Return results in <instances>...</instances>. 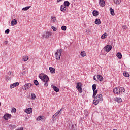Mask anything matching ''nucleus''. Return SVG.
I'll list each match as a JSON object with an SVG mask.
<instances>
[{
    "mask_svg": "<svg viewBox=\"0 0 130 130\" xmlns=\"http://www.w3.org/2000/svg\"><path fill=\"white\" fill-rule=\"evenodd\" d=\"M58 117H59V116L58 115V114L57 113H55V114H54L52 117V119L53 121H54V120H56V118H58Z\"/></svg>",
    "mask_w": 130,
    "mask_h": 130,
    "instance_id": "obj_11",
    "label": "nucleus"
},
{
    "mask_svg": "<svg viewBox=\"0 0 130 130\" xmlns=\"http://www.w3.org/2000/svg\"><path fill=\"white\" fill-rule=\"evenodd\" d=\"M48 77V76L44 74L41 73L39 75V78L41 80H42L43 81H44L45 80V78Z\"/></svg>",
    "mask_w": 130,
    "mask_h": 130,
    "instance_id": "obj_6",
    "label": "nucleus"
},
{
    "mask_svg": "<svg viewBox=\"0 0 130 130\" xmlns=\"http://www.w3.org/2000/svg\"><path fill=\"white\" fill-rule=\"evenodd\" d=\"M93 80H94V81H97L96 78L95 77V76L93 77Z\"/></svg>",
    "mask_w": 130,
    "mask_h": 130,
    "instance_id": "obj_50",
    "label": "nucleus"
},
{
    "mask_svg": "<svg viewBox=\"0 0 130 130\" xmlns=\"http://www.w3.org/2000/svg\"><path fill=\"white\" fill-rule=\"evenodd\" d=\"M12 73H13L12 71H10L8 73L9 76H11L12 75Z\"/></svg>",
    "mask_w": 130,
    "mask_h": 130,
    "instance_id": "obj_47",
    "label": "nucleus"
},
{
    "mask_svg": "<svg viewBox=\"0 0 130 130\" xmlns=\"http://www.w3.org/2000/svg\"><path fill=\"white\" fill-rule=\"evenodd\" d=\"M44 119V116H39L37 118V120H42Z\"/></svg>",
    "mask_w": 130,
    "mask_h": 130,
    "instance_id": "obj_33",
    "label": "nucleus"
},
{
    "mask_svg": "<svg viewBox=\"0 0 130 130\" xmlns=\"http://www.w3.org/2000/svg\"><path fill=\"white\" fill-rule=\"evenodd\" d=\"M50 36H51V32L49 31L45 32L43 35L44 38H49Z\"/></svg>",
    "mask_w": 130,
    "mask_h": 130,
    "instance_id": "obj_7",
    "label": "nucleus"
},
{
    "mask_svg": "<svg viewBox=\"0 0 130 130\" xmlns=\"http://www.w3.org/2000/svg\"><path fill=\"white\" fill-rule=\"evenodd\" d=\"M32 108L26 109L25 110V112H26V113H27V114H30V113H32Z\"/></svg>",
    "mask_w": 130,
    "mask_h": 130,
    "instance_id": "obj_14",
    "label": "nucleus"
},
{
    "mask_svg": "<svg viewBox=\"0 0 130 130\" xmlns=\"http://www.w3.org/2000/svg\"><path fill=\"white\" fill-rule=\"evenodd\" d=\"M80 55L81 56H82V57H85V56H86V52L83 51L81 52L80 53Z\"/></svg>",
    "mask_w": 130,
    "mask_h": 130,
    "instance_id": "obj_32",
    "label": "nucleus"
},
{
    "mask_svg": "<svg viewBox=\"0 0 130 130\" xmlns=\"http://www.w3.org/2000/svg\"><path fill=\"white\" fill-rule=\"evenodd\" d=\"M53 89L55 91V92H56L57 93V92H59V89L55 86H53Z\"/></svg>",
    "mask_w": 130,
    "mask_h": 130,
    "instance_id": "obj_27",
    "label": "nucleus"
},
{
    "mask_svg": "<svg viewBox=\"0 0 130 130\" xmlns=\"http://www.w3.org/2000/svg\"><path fill=\"white\" fill-rule=\"evenodd\" d=\"M82 83L81 82H79L77 83V86H76V89L78 90L79 93H82L83 92V89H82Z\"/></svg>",
    "mask_w": 130,
    "mask_h": 130,
    "instance_id": "obj_2",
    "label": "nucleus"
},
{
    "mask_svg": "<svg viewBox=\"0 0 130 130\" xmlns=\"http://www.w3.org/2000/svg\"><path fill=\"white\" fill-rule=\"evenodd\" d=\"M4 43H5V44H8V43H9V41H4Z\"/></svg>",
    "mask_w": 130,
    "mask_h": 130,
    "instance_id": "obj_49",
    "label": "nucleus"
},
{
    "mask_svg": "<svg viewBox=\"0 0 130 130\" xmlns=\"http://www.w3.org/2000/svg\"><path fill=\"white\" fill-rule=\"evenodd\" d=\"M61 110H62V108H61L60 110H59L57 113V114H58V115L59 116V115H60L61 114Z\"/></svg>",
    "mask_w": 130,
    "mask_h": 130,
    "instance_id": "obj_37",
    "label": "nucleus"
},
{
    "mask_svg": "<svg viewBox=\"0 0 130 130\" xmlns=\"http://www.w3.org/2000/svg\"><path fill=\"white\" fill-rule=\"evenodd\" d=\"M9 127H11V128H14V127H15V125H10Z\"/></svg>",
    "mask_w": 130,
    "mask_h": 130,
    "instance_id": "obj_46",
    "label": "nucleus"
},
{
    "mask_svg": "<svg viewBox=\"0 0 130 130\" xmlns=\"http://www.w3.org/2000/svg\"><path fill=\"white\" fill-rule=\"evenodd\" d=\"M122 28L123 30H126V29H127V27L126 26V25L122 26Z\"/></svg>",
    "mask_w": 130,
    "mask_h": 130,
    "instance_id": "obj_42",
    "label": "nucleus"
},
{
    "mask_svg": "<svg viewBox=\"0 0 130 130\" xmlns=\"http://www.w3.org/2000/svg\"><path fill=\"white\" fill-rule=\"evenodd\" d=\"M61 29L63 30V31H66V30H67V26L63 25L61 27Z\"/></svg>",
    "mask_w": 130,
    "mask_h": 130,
    "instance_id": "obj_39",
    "label": "nucleus"
},
{
    "mask_svg": "<svg viewBox=\"0 0 130 130\" xmlns=\"http://www.w3.org/2000/svg\"><path fill=\"white\" fill-rule=\"evenodd\" d=\"M31 86H32V84L26 83L22 87V89L24 90H28L31 88Z\"/></svg>",
    "mask_w": 130,
    "mask_h": 130,
    "instance_id": "obj_4",
    "label": "nucleus"
},
{
    "mask_svg": "<svg viewBox=\"0 0 130 130\" xmlns=\"http://www.w3.org/2000/svg\"><path fill=\"white\" fill-rule=\"evenodd\" d=\"M48 81H49V77H46L45 79L44 80V81H43L44 83V86L45 87H47L48 86Z\"/></svg>",
    "mask_w": 130,
    "mask_h": 130,
    "instance_id": "obj_9",
    "label": "nucleus"
},
{
    "mask_svg": "<svg viewBox=\"0 0 130 130\" xmlns=\"http://www.w3.org/2000/svg\"><path fill=\"white\" fill-rule=\"evenodd\" d=\"M5 32L6 34H9L10 33V29H7L5 30Z\"/></svg>",
    "mask_w": 130,
    "mask_h": 130,
    "instance_id": "obj_43",
    "label": "nucleus"
},
{
    "mask_svg": "<svg viewBox=\"0 0 130 130\" xmlns=\"http://www.w3.org/2000/svg\"><path fill=\"white\" fill-rule=\"evenodd\" d=\"M6 79L9 81V80H10L11 79V77H10L9 76H6Z\"/></svg>",
    "mask_w": 130,
    "mask_h": 130,
    "instance_id": "obj_45",
    "label": "nucleus"
},
{
    "mask_svg": "<svg viewBox=\"0 0 130 130\" xmlns=\"http://www.w3.org/2000/svg\"><path fill=\"white\" fill-rule=\"evenodd\" d=\"M34 83L35 84V86H39V82H38L37 80H34Z\"/></svg>",
    "mask_w": 130,
    "mask_h": 130,
    "instance_id": "obj_35",
    "label": "nucleus"
},
{
    "mask_svg": "<svg viewBox=\"0 0 130 130\" xmlns=\"http://www.w3.org/2000/svg\"><path fill=\"white\" fill-rule=\"evenodd\" d=\"M123 75L126 78H128V77H129V74L127 72H124Z\"/></svg>",
    "mask_w": 130,
    "mask_h": 130,
    "instance_id": "obj_29",
    "label": "nucleus"
},
{
    "mask_svg": "<svg viewBox=\"0 0 130 130\" xmlns=\"http://www.w3.org/2000/svg\"><path fill=\"white\" fill-rule=\"evenodd\" d=\"M52 30L54 31V32H56L57 28H56V27H54V26H52Z\"/></svg>",
    "mask_w": 130,
    "mask_h": 130,
    "instance_id": "obj_40",
    "label": "nucleus"
},
{
    "mask_svg": "<svg viewBox=\"0 0 130 130\" xmlns=\"http://www.w3.org/2000/svg\"><path fill=\"white\" fill-rule=\"evenodd\" d=\"M63 6L66 7H69L70 6V2L68 1H66L64 2Z\"/></svg>",
    "mask_w": 130,
    "mask_h": 130,
    "instance_id": "obj_26",
    "label": "nucleus"
},
{
    "mask_svg": "<svg viewBox=\"0 0 130 130\" xmlns=\"http://www.w3.org/2000/svg\"><path fill=\"white\" fill-rule=\"evenodd\" d=\"M114 2L116 5H119L121 3V0H114Z\"/></svg>",
    "mask_w": 130,
    "mask_h": 130,
    "instance_id": "obj_30",
    "label": "nucleus"
},
{
    "mask_svg": "<svg viewBox=\"0 0 130 130\" xmlns=\"http://www.w3.org/2000/svg\"><path fill=\"white\" fill-rule=\"evenodd\" d=\"M116 56H117V57H118V58H119V59H121V58H122V55L121 54V53H120V52L117 53Z\"/></svg>",
    "mask_w": 130,
    "mask_h": 130,
    "instance_id": "obj_19",
    "label": "nucleus"
},
{
    "mask_svg": "<svg viewBox=\"0 0 130 130\" xmlns=\"http://www.w3.org/2000/svg\"><path fill=\"white\" fill-rule=\"evenodd\" d=\"M16 130H24V128L23 127H20V128L17 129Z\"/></svg>",
    "mask_w": 130,
    "mask_h": 130,
    "instance_id": "obj_48",
    "label": "nucleus"
},
{
    "mask_svg": "<svg viewBox=\"0 0 130 130\" xmlns=\"http://www.w3.org/2000/svg\"><path fill=\"white\" fill-rule=\"evenodd\" d=\"M104 49L106 52H109V51L112 49V46L108 45L104 48Z\"/></svg>",
    "mask_w": 130,
    "mask_h": 130,
    "instance_id": "obj_5",
    "label": "nucleus"
},
{
    "mask_svg": "<svg viewBox=\"0 0 130 130\" xmlns=\"http://www.w3.org/2000/svg\"><path fill=\"white\" fill-rule=\"evenodd\" d=\"M97 78L98 80L100 81V82H102V81H103V77L100 75H97Z\"/></svg>",
    "mask_w": 130,
    "mask_h": 130,
    "instance_id": "obj_18",
    "label": "nucleus"
},
{
    "mask_svg": "<svg viewBox=\"0 0 130 130\" xmlns=\"http://www.w3.org/2000/svg\"><path fill=\"white\" fill-rule=\"evenodd\" d=\"M93 93L92 97L93 98H95V97H96V95H97V93H98V90L95 89L94 90H93Z\"/></svg>",
    "mask_w": 130,
    "mask_h": 130,
    "instance_id": "obj_25",
    "label": "nucleus"
},
{
    "mask_svg": "<svg viewBox=\"0 0 130 130\" xmlns=\"http://www.w3.org/2000/svg\"><path fill=\"white\" fill-rule=\"evenodd\" d=\"M61 1H62V0H57V3H59V2H61Z\"/></svg>",
    "mask_w": 130,
    "mask_h": 130,
    "instance_id": "obj_51",
    "label": "nucleus"
},
{
    "mask_svg": "<svg viewBox=\"0 0 130 130\" xmlns=\"http://www.w3.org/2000/svg\"><path fill=\"white\" fill-rule=\"evenodd\" d=\"M120 90V93L122 94V93H124L125 92V89L123 87H119Z\"/></svg>",
    "mask_w": 130,
    "mask_h": 130,
    "instance_id": "obj_20",
    "label": "nucleus"
},
{
    "mask_svg": "<svg viewBox=\"0 0 130 130\" xmlns=\"http://www.w3.org/2000/svg\"><path fill=\"white\" fill-rule=\"evenodd\" d=\"M49 70L51 74H55V69L52 67H49Z\"/></svg>",
    "mask_w": 130,
    "mask_h": 130,
    "instance_id": "obj_16",
    "label": "nucleus"
},
{
    "mask_svg": "<svg viewBox=\"0 0 130 130\" xmlns=\"http://www.w3.org/2000/svg\"><path fill=\"white\" fill-rule=\"evenodd\" d=\"M16 111H17V110L16 109V108H13L12 109V112H14V113H15Z\"/></svg>",
    "mask_w": 130,
    "mask_h": 130,
    "instance_id": "obj_44",
    "label": "nucleus"
},
{
    "mask_svg": "<svg viewBox=\"0 0 130 130\" xmlns=\"http://www.w3.org/2000/svg\"><path fill=\"white\" fill-rule=\"evenodd\" d=\"M92 14L93 16L94 17H97V16H98L99 12L97 10H94L93 11Z\"/></svg>",
    "mask_w": 130,
    "mask_h": 130,
    "instance_id": "obj_22",
    "label": "nucleus"
},
{
    "mask_svg": "<svg viewBox=\"0 0 130 130\" xmlns=\"http://www.w3.org/2000/svg\"><path fill=\"white\" fill-rule=\"evenodd\" d=\"M99 3L101 7L105 6V1H104V0H99Z\"/></svg>",
    "mask_w": 130,
    "mask_h": 130,
    "instance_id": "obj_13",
    "label": "nucleus"
},
{
    "mask_svg": "<svg viewBox=\"0 0 130 130\" xmlns=\"http://www.w3.org/2000/svg\"><path fill=\"white\" fill-rule=\"evenodd\" d=\"M10 117L11 114H5L3 116V118H4L5 120H8Z\"/></svg>",
    "mask_w": 130,
    "mask_h": 130,
    "instance_id": "obj_12",
    "label": "nucleus"
},
{
    "mask_svg": "<svg viewBox=\"0 0 130 130\" xmlns=\"http://www.w3.org/2000/svg\"><path fill=\"white\" fill-rule=\"evenodd\" d=\"M30 99L31 100H35L36 99V95L34 93L31 94Z\"/></svg>",
    "mask_w": 130,
    "mask_h": 130,
    "instance_id": "obj_24",
    "label": "nucleus"
},
{
    "mask_svg": "<svg viewBox=\"0 0 130 130\" xmlns=\"http://www.w3.org/2000/svg\"><path fill=\"white\" fill-rule=\"evenodd\" d=\"M60 11L61 12H66L67 11V7L63 5H61L60 6Z\"/></svg>",
    "mask_w": 130,
    "mask_h": 130,
    "instance_id": "obj_15",
    "label": "nucleus"
},
{
    "mask_svg": "<svg viewBox=\"0 0 130 130\" xmlns=\"http://www.w3.org/2000/svg\"><path fill=\"white\" fill-rule=\"evenodd\" d=\"M51 19V21H53V22H55L56 21V18L55 17L52 16Z\"/></svg>",
    "mask_w": 130,
    "mask_h": 130,
    "instance_id": "obj_38",
    "label": "nucleus"
},
{
    "mask_svg": "<svg viewBox=\"0 0 130 130\" xmlns=\"http://www.w3.org/2000/svg\"><path fill=\"white\" fill-rule=\"evenodd\" d=\"M30 8H31V6H27V7H24L23 8H22V10L23 11H28V10H29V9Z\"/></svg>",
    "mask_w": 130,
    "mask_h": 130,
    "instance_id": "obj_31",
    "label": "nucleus"
},
{
    "mask_svg": "<svg viewBox=\"0 0 130 130\" xmlns=\"http://www.w3.org/2000/svg\"><path fill=\"white\" fill-rule=\"evenodd\" d=\"M110 11L112 16H114V15H115V13H114V9H112V8L111 7L110 8Z\"/></svg>",
    "mask_w": 130,
    "mask_h": 130,
    "instance_id": "obj_21",
    "label": "nucleus"
},
{
    "mask_svg": "<svg viewBox=\"0 0 130 130\" xmlns=\"http://www.w3.org/2000/svg\"><path fill=\"white\" fill-rule=\"evenodd\" d=\"M17 86H19V82H15L12 84H11L10 85V89H14V88H16V87H17Z\"/></svg>",
    "mask_w": 130,
    "mask_h": 130,
    "instance_id": "obj_10",
    "label": "nucleus"
},
{
    "mask_svg": "<svg viewBox=\"0 0 130 130\" xmlns=\"http://www.w3.org/2000/svg\"><path fill=\"white\" fill-rule=\"evenodd\" d=\"M103 98H102V95L99 94L94 98L93 100V104L97 105L99 102H102Z\"/></svg>",
    "mask_w": 130,
    "mask_h": 130,
    "instance_id": "obj_1",
    "label": "nucleus"
},
{
    "mask_svg": "<svg viewBox=\"0 0 130 130\" xmlns=\"http://www.w3.org/2000/svg\"><path fill=\"white\" fill-rule=\"evenodd\" d=\"M113 92L114 93V94H115L116 95H119V94H120V91L119 90V87H116L115 88H114L113 89Z\"/></svg>",
    "mask_w": 130,
    "mask_h": 130,
    "instance_id": "obj_8",
    "label": "nucleus"
},
{
    "mask_svg": "<svg viewBox=\"0 0 130 130\" xmlns=\"http://www.w3.org/2000/svg\"><path fill=\"white\" fill-rule=\"evenodd\" d=\"M1 103H0V106H1Z\"/></svg>",
    "mask_w": 130,
    "mask_h": 130,
    "instance_id": "obj_53",
    "label": "nucleus"
},
{
    "mask_svg": "<svg viewBox=\"0 0 130 130\" xmlns=\"http://www.w3.org/2000/svg\"><path fill=\"white\" fill-rule=\"evenodd\" d=\"M115 101H117V102H118V103H120V102H122V100L120 98H116Z\"/></svg>",
    "mask_w": 130,
    "mask_h": 130,
    "instance_id": "obj_28",
    "label": "nucleus"
},
{
    "mask_svg": "<svg viewBox=\"0 0 130 130\" xmlns=\"http://www.w3.org/2000/svg\"><path fill=\"white\" fill-rule=\"evenodd\" d=\"M23 59L24 61H27V60H28V59H29V56H23Z\"/></svg>",
    "mask_w": 130,
    "mask_h": 130,
    "instance_id": "obj_34",
    "label": "nucleus"
},
{
    "mask_svg": "<svg viewBox=\"0 0 130 130\" xmlns=\"http://www.w3.org/2000/svg\"><path fill=\"white\" fill-rule=\"evenodd\" d=\"M17 20L16 19H13L11 21V26H15V25H17Z\"/></svg>",
    "mask_w": 130,
    "mask_h": 130,
    "instance_id": "obj_17",
    "label": "nucleus"
},
{
    "mask_svg": "<svg viewBox=\"0 0 130 130\" xmlns=\"http://www.w3.org/2000/svg\"><path fill=\"white\" fill-rule=\"evenodd\" d=\"M95 24H96V25H100V24H101V21H100V19H96L95 21Z\"/></svg>",
    "mask_w": 130,
    "mask_h": 130,
    "instance_id": "obj_23",
    "label": "nucleus"
},
{
    "mask_svg": "<svg viewBox=\"0 0 130 130\" xmlns=\"http://www.w3.org/2000/svg\"><path fill=\"white\" fill-rule=\"evenodd\" d=\"M102 39H104V38H106V34H104L102 36H101Z\"/></svg>",
    "mask_w": 130,
    "mask_h": 130,
    "instance_id": "obj_41",
    "label": "nucleus"
},
{
    "mask_svg": "<svg viewBox=\"0 0 130 130\" xmlns=\"http://www.w3.org/2000/svg\"><path fill=\"white\" fill-rule=\"evenodd\" d=\"M86 31H87V32H90V29H87L86 30Z\"/></svg>",
    "mask_w": 130,
    "mask_h": 130,
    "instance_id": "obj_52",
    "label": "nucleus"
},
{
    "mask_svg": "<svg viewBox=\"0 0 130 130\" xmlns=\"http://www.w3.org/2000/svg\"><path fill=\"white\" fill-rule=\"evenodd\" d=\"M92 90H93V91L96 90V88H97V84H94L92 85Z\"/></svg>",
    "mask_w": 130,
    "mask_h": 130,
    "instance_id": "obj_36",
    "label": "nucleus"
},
{
    "mask_svg": "<svg viewBox=\"0 0 130 130\" xmlns=\"http://www.w3.org/2000/svg\"><path fill=\"white\" fill-rule=\"evenodd\" d=\"M61 51H62V49L57 50V52L55 53L56 58L57 60H59V59H60Z\"/></svg>",
    "mask_w": 130,
    "mask_h": 130,
    "instance_id": "obj_3",
    "label": "nucleus"
}]
</instances>
